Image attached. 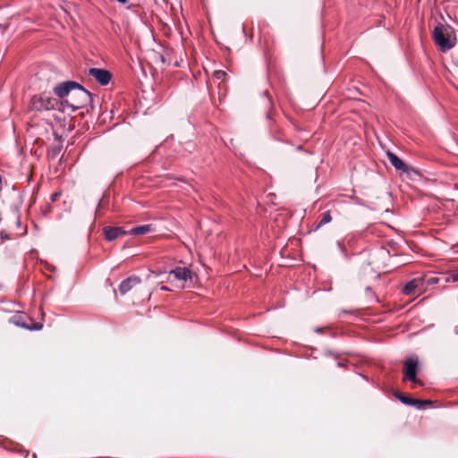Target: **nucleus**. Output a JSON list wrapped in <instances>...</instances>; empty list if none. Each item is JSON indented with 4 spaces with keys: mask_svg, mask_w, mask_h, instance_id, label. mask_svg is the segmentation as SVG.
Listing matches in <instances>:
<instances>
[{
    "mask_svg": "<svg viewBox=\"0 0 458 458\" xmlns=\"http://www.w3.org/2000/svg\"><path fill=\"white\" fill-rule=\"evenodd\" d=\"M56 98L51 96L49 93L43 92L34 95L30 99V109L35 112H45L54 110Z\"/></svg>",
    "mask_w": 458,
    "mask_h": 458,
    "instance_id": "3",
    "label": "nucleus"
},
{
    "mask_svg": "<svg viewBox=\"0 0 458 458\" xmlns=\"http://www.w3.org/2000/svg\"><path fill=\"white\" fill-rule=\"evenodd\" d=\"M2 180H3V178H2V175L0 174V185L2 184Z\"/></svg>",
    "mask_w": 458,
    "mask_h": 458,
    "instance_id": "35",
    "label": "nucleus"
},
{
    "mask_svg": "<svg viewBox=\"0 0 458 458\" xmlns=\"http://www.w3.org/2000/svg\"><path fill=\"white\" fill-rule=\"evenodd\" d=\"M151 231H152L151 225H138V226L131 228L130 231H128V233L135 234V235H141V234L148 233Z\"/></svg>",
    "mask_w": 458,
    "mask_h": 458,
    "instance_id": "14",
    "label": "nucleus"
},
{
    "mask_svg": "<svg viewBox=\"0 0 458 458\" xmlns=\"http://www.w3.org/2000/svg\"><path fill=\"white\" fill-rule=\"evenodd\" d=\"M160 290H161V291H170V289H169L167 286H165V285H162V286L160 287Z\"/></svg>",
    "mask_w": 458,
    "mask_h": 458,
    "instance_id": "29",
    "label": "nucleus"
},
{
    "mask_svg": "<svg viewBox=\"0 0 458 458\" xmlns=\"http://www.w3.org/2000/svg\"><path fill=\"white\" fill-rule=\"evenodd\" d=\"M1 238L4 239V238H6V236L3 235V233H1Z\"/></svg>",
    "mask_w": 458,
    "mask_h": 458,
    "instance_id": "37",
    "label": "nucleus"
},
{
    "mask_svg": "<svg viewBox=\"0 0 458 458\" xmlns=\"http://www.w3.org/2000/svg\"><path fill=\"white\" fill-rule=\"evenodd\" d=\"M433 38L442 52L450 50L456 43V38L452 29L440 23L434 28Z\"/></svg>",
    "mask_w": 458,
    "mask_h": 458,
    "instance_id": "2",
    "label": "nucleus"
},
{
    "mask_svg": "<svg viewBox=\"0 0 458 458\" xmlns=\"http://www.w3.org/2000/svg\"><path fill=\"white\" fill-rule=\"evenodd\" d=\"M341 312L344 313V314H348L349 313V311H347L345 310H343Z\"/></svg>",
    "mask_w": 458,
    "mask_h": 458,
    "instance_id": "33",
    "label": "nucleus"
},
{
    "mask_svg": "<svg viewBox=\"0 0 458 458\" xmlns=\"http://www.w3.org/2000/svg\"><path fill=\"white\" fill-rule=\"evenodd\" d=\"M386 157L389 163L394 166V168L397 171H402L407 174H411V173H417L414 167L407 165L397 155L391 151L386 152Z\"/></svg>",
    "mask_w": 458,
    "mask_h": 458,
    "instance_id": "8",
    "label": "nucleus"
},
{
    "mask_svg": "<svg viewBox=\"0 0 458 458\" xmlns=\"http://www.w3.org/2000/svg\"><path fill=\"white\" fill-rule=\"evenodd\" d=\"M225 76H226L225 72L221 71V70L215 71V72H214V77L217 80H223L224 77H225Z\"/></svg>",
    "mask_w": 458,
    "mask_h": 458,
    "instance_id": "21",
    "label": "nucleus"
},
{
    "mask_svg": "<svg viewBox=\"0 0 458 458\" xmlns=\"http://www.w3.org/2000/svg\"><path fill=\"white\" fill-rule=\"evenodd\" d=\"M366 291H367V292H369V291H370V287H369V286H368V287L366 288Z\"/></svg>",
    "mask_w": 458,
    "mask_h": 458,
    "instance_id": "38",
    "label": "nucleus"
},
{
    "mask_svg": "<svg viewBox=\"0 0 458 458\" xmlns=\"http://www.w3.org/2000/svg\"><path fill=\"white\" fill-rule=\"evenodd\" d=\"M454 332H455V334H458V330L456 328H455Z\"/></svg>",
    "mask_w": 458,
    "mask_h": 458,
    "instance_id": "39",
    "label": "nucleus"
},
{
    "mask_svg": "<svg viewBox=\"0 0 458 458\" xmlns=\"http://www.w3.org/2000/svg\"><path fill=\"white\" fill-rule=\"evenodd\" d=\"M67 109H69L68 99H60L56 98V103L55 104L54 110L65 113Z\"/></svg>",
    "mask_w": 458,
    "mask_h": 458,
    "instance_id": "16",
    "label": "nucleus"
},
{
    "mask_svg": "<svg viewBox=\"0 0 458 458\" xmlns=\"http://www.w3.org/2000/svg\"><path fill=\"white\" fill-rule=\"evenodd\" d=\"M60 151V148H58L57 149H55V153H58Z\"/></svg>",
    "mask_w": 458,
    "mask_h": 458,
    "instance_id": "34",
    "label": "nucleus"
},
{
    "mask_svg": "<svg viewBox=\"0 0 458 458\" xmlns=\"http://www.w3.org/2000/svg\"><path fill=\"white\" fill-rule=\"evenodd\" d=\"M394 396L398 399L403 404L407 406H414V404H419V402L416 398H412L411 396H407L403 394L398 391L394 392Z\"/></svg>",
    "mask_w": 458,
    "mask_h": 458,
    "instance_id": "12",
    "label": "nucleus"
},
{
    "mask_svg": "<svg viewBox=\"0 0 458 458\" xmlns=\"http://www.w3.org/2000/svg\"><path fill=\"white\" fill-rule=\"evenodd\" d=\"M438 281H439V278L437 276H429L427 278V284H430V285L437 284Z\"/></svg>",
    "mask_w": 458,
    "mask_h": 458,
    "instance_id": "23",
    "label": "nucleus"
},
{
    "mask_svg": "<svg viewBox=\"0 0 458 458\" xmlns=\"http://www.w3.org/2000/svg\"><path fill=\"white\" fill-rule=\"evenodd\" d=\"M324 355L326 356H332L334 357L335 359H336L338 357V354L337 353H335L333 351H330V350H324L323 352Z\"/></svg>",
    "mask_w": 458,
    "mask_h": 458,
    "instance_id": "24",
    "label": "nucleus"
},
{
    "mask_svg": "<svg viewBox=\"0 0 458 458\" xmlns=\"http://www.w3.org/2000/svg\"><path fill=\"white\" fill-rule=\"evenodd\" d=\"M88 74L93 77L101 86L108 85L113 77L112 73L108 70L96 67L89 68Z\"/></svg>",
    "mask_w": 458,
    "mask_h": 458,
    "instance_id": "7",
    "label": "nucleus"
},
{
    "mask_svg": "<svg viewBox=\"0 0 458 458\" xmlns=\"http://www.w3.org/2000/svg\"><path fill=\"white\" fill-rule=\"evenodd\" d=\"M21 452L25 454V456H27L29 454V451L28 450H21Z\"/></svg>",
    "mask_w": 458,
    "mask_h": 458,
    "instance_id": "32",
    "label": "nucleus"
},
{
    "mask_svg": "<svg viewBox=\"0 0 458 458\" xmlns=\"http://www.w3.org/2000/svg\"><path fill=\"white\" fill-rule=\"evenodd\" d=\"M262 97L265 98V101H266L265 106H266L267 107H268L269 109H271V108H272V106H273V101H272V99H271V97L269 96L268 91H267V90H264V91L262 92ZM267 119H271V111H270V110H268V111L267 112Z\"/></svg>",
    "mask_w": 458,
    "mask_h": 458,
    "instance_id": "17",
    "label": "nucleus"
},
{
    "mask_svg": "<svg viewBox=\"0 0 458 458\" xmlns=\"http://www.w3.org/2000/svg\"><path fill=\"white\" fill-rule=\"evenodd\" d=\"M419 280L418 279H412L411 281H408L403 290L402 293L405 295H411L415 293V289L419 287Z\"/></svg>",
    "mask_w": 458,
    "mask_h": 458,
    "instance_id": "13",
    "label": "nucleus"
},
{
    "mask_svg": "<svg viewBox=\"0 0 458 458\" xmlns=\"http://www.w3.org/2000/svg\"><path fill=\"white\" fill-rule=\"evenodd\" d=\"M332 221V216L330 211H326L321 214V218L317 225L316 228H319Z\"/></svg>",
    "mask_w": 458,
    "mask_h": 458,
    "instance_id": "18",
    "label": "nucleus"
},
{
    "mask_svg": "<svg viewBox=\"0 0 458 458\" xmlns=\"http://www.w3.org/2000/svg\"><path fill=\"white\" fill-rule=\"evenodd\" d=\"M336 246H337L339 251L342 253L344 259H345L346 260H349L350 258H349V255L347 253V250H346L343 242L338 241L336 242Z\"/></svg>",
    "mask_w": 458,
    "mask_h": 458,
    "instance_id": "19",
    "label": "nucleus"
},
{
    "mask_svg": "<svg viewBox=\"0 0 458 458\" xmlns=\"http://www.w3.org/2000/svg\"><path fill=\"white\" fill-rule=\"evenodd\" d=\"M417 401L419 402V404H414V407H416L418 410L422 409L424 405H431L432 404L431 400L417 399Z\"/></svg>",
    "mask_w": 458,
    "mask_h": 458,
    "instance_id": "20",
    "label": "nucleus"
},
{
    "mask_svg": "<svg viewBox=\"0 0 458 458\" xmlns=\"http://www.w3.org/2000/svg\"><path fill=\"white\" fill-rule=\"evenodd\" d=\"M81 87V83L75 81H62L60 83H57L53 88V93L55 98H58L60 99H68L72 93Z\"/></svg>",
    "mask_w": 458,
    "mask_h": 458,
    "instance_id": "5",
    "label": "nucleus"
},
{
    "mask_svg": "<svg viewBox=\"0 0 458 458\" xmlns=\"http://www.w3.org/2000/svg\"><path fill=\"white\" fill-rule=\"evenodd\" d=\"M95 95L89 92L83 85L81 84L68 98L69 109L76 112L80 109L86 108L87 112L94 109L93 99Z\"/></svg>",
    "mask_w": 458,
    "mask_h": 458,
    "instance_id": "1",
    "label": "nucleus"
},
{
    "mask_svg": "<svg viewBox=\"0 0 458 458\" xmlns=\"http://www.w3.org/2000/svg\"><path fill=\"white\" fill-rule=\"evenodd\" d=\"M446 282H453V283L458 282V272L453 273L452 275H450L446 278Z\"/></svg>",
    "mask_w": 458,
    "mask_h": 458,
    "instance_id": "22",
    "label": "nucleus"
},
{
    "mask_svg": "<svg viewBox=\"0 0 458 458\" xmlns=\"http://www.w3.org/2000/svg\"><path fill=\"white\" fill-rule=\"evenodd\" d=\"M170 274L174 275L176 279L185 282L191 278V270L186 267H176L171 270Z\"/></svg>",
    "mask_w": 458,
    "mask_h": 458,
    "instance_id": "11",
    "label": "nucleus"
},
{
    "mask_svg": "<svg viewBox=\"0 0 458 458\" xmlns=\"http://www.w3.org/2000/svg\"><path fill=\"white\" fill-rule=\"evenodd\" d=\"M403 380H408L414 384H419L421 386V380L417 378V374L420 367L418 359L409 357L403 361Z\"/></svg>",
    "mask_w": 458,
    "mask_h": 458,
    "instance_id": "4",
    "label": "nucleus"
},
{
    "mask_svg": "<svg viewBox=\"0 0 458 458\" xmlns=\"http://www.w3.org/2000/svg\"><path fill=\"white\" fill-rule=\"evenodd\" d=\"M1 238L4 239V238H6V236L3 235V233H1Z\"/></svg>",
    "mask_w": 458,
    "mask_h": 458,
    "instance_id": "36",
    "label": "nucleus"
},
{
    "mask_svg": "<svg viewBox=\"0 0 458 458\" xmlns=\"http://www.w3.org/2000/svg\"><path fill=\"white\" fill-rule=\"evenodd\" d=\"M141 283L140 277L137 276H131L123 280L119 285V292L122 295L126 294L132 287Z\"/></svg>",
    "mask_w": 458,
    "mask_h": 458,
    "instance_id": "10",
    "label": "nucleus"
},
{
    "mask_svg": "<svg viewBox=\"0 0 458 458\" xmlns=\"http://www.w3.org/2000/svg\"><path fill=\"white\" fill-rule=\"evenodd\" d=\"M314 331H315L316 333H321V332L323 331V328H322V327H316V328L314 329Z\"/></svg>",
    "mask_w": 458,
    "mask_h": 458,
    "instance_id": "30",
    "label": "nucleus"
},
{
    "mask_svg": "<svg viewBox=\"0 0 458 458\" xmlns=\"http://www.w3.org/2000/svg\"><path fill=\"white\" fill-rule=\"evenodd\" d=\"M336 365H337V367H344V362H342V361H338V362L336 363Z\"/></svg>",
    "mask_w": 458,
    "mask_h": 458,
    "instance_id": "31",
    "label": "nucleus"
},
{
    "mask_svg": "<svg viewBox=\"0 0 458 458\" xmlns=\"http://www.w3.org/2000/svg\"><path fill=\"white\" fill-rule=\"evenodd\" d=\"M103 233L107 242H113L122 235L128 233L123 227L120 226H105L103 227Z\"/></svg>",
    "mask_w": 458,
    "mask_h": 458,
    "instance_id": "9",
    "label": "nucleus"
},
{
    "mask_svg": "<svg viewBox=\"0 0 458 458\" xmlns=\"http://www.w3.org/2000/svg\"><path fill=\"white\" fill-rule=\"evenodd\" d=\"M10 322L15 326L30 331H38L43 327L42 323L35 322L24 313H17L10 318Z\"/></svg>",
    "mask_w": 458,
    "mask_h": 458,
    "instance_id": "6",
    "label": "nucleus"
},
{
    "mask_svg": "<svg viewBox=\"0 0 458 458\" xmlns=\"http://www.w3.org/2000/svg\"><path fill=\"white\" fill-rule=\"evenodd\" d=\"M116 2L122 4H125L128 3L129 0H115Z\"/></svg>",
    "mask_w": 458,
    "mask_h": 458,
    "instance_id": "28",
    "label": "nucleus"
},
{
    "mask_svg": "<svg viewBox=\"0 0 458 458\" xmlns=\"http://www.w3.org/2000/svg\"><path fill=\"white\" fill-rule=\"evenodd\" d=\"M109 207V193L107 191H105L102 195V198L99 199L97 209H96V216L98 215L99 209H106Z\"/></svg>",
    "mask_w": 458,
    "mask_h": 458,
    "instance_id": "15",
    "label": "nucleus"
},
{
    "mask_svg": "<svg viewBox=\"0 0 458 458\" xmlns=\"http://www.w3.org/2000/svg\"><path fill=\"white\" fill-rule=\"evenodd\" d=\"M353 201L358 204V205H360V206H363V203L361 202V200L358 198V197H354L352 198Z\"/></svg>",
    "mask_w": 458,
    "mask_h": 458,
    "instance_id": "26",
    "label": "nucleus"
},
{
    "mask_svg": "<svg viewBox=\"0 0 458 458\" xmlns=\"http://www.w3.org/2000/svg\"><path fill=\"white\" fill-rule=\"evenodd\" d=\"M60 195L61 194L59 192H55V193L51 194V197H50L51 201H53V202L56 201L57 199L60 197Z\"/></svg>",
    "mask_w": 458,
    "mask_h": 458,
    "instance_id": "25",
    "label": "nucleus"
},
{
    "mask_svg": "<svg viewBox=\"0 0 458 458\" xmlns=\"http://www.w3.org/2000/svg\"><path fill=\"white\" fill-rule=\"evenodd\" d=\"M6 26L0 24V34H4L5 31Z\"/></svg>",
    "mask_w": 458,
    "mask_h": 458,
    "instance_id": "27",
    "label": "nucleus"
}]
</instances>
